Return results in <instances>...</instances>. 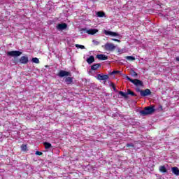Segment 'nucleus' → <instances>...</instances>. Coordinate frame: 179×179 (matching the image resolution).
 I'll list each match as a JSON object with an SVG mask.
<instances>
[{
    "mask_svg": "<svg viewBox=\"0 0 179 179\" xmlns=\"http://www.w3.org/2000/svg\"><path fill=\"white\" fill-rule=\"evenodd\" d=\"M155 111H156V109H155V106L152 105L150 106L145 107L144 110H140L139 113L141 115L145 117L146 115H150L151 114H153Z\"/></svg>",
    "mask_w": 179,
    "mask_h": 179,
    "instance_id": "1",
    "label": "nucleus"
},
{
    "mask_svg": "<svg viewBox=\"0 0 179 179\" xmlns=\"http://www.w3.org/2000/svg\"><path fill=\"white\" fill-rule=\"evenodd\" d=\"M15 64L26 65V64H29V57L22 56L20 59H15Z\"/></svg>",
    "mask_w": 179,
    "mask_h": 179,
    "instance_id": "2",
    "label": "nucleus"
},
{
    "mask_svg": "<svg viewBox=\"0 0 179 179\" xmlns=\"http://www.w3.org/2000/svg\"><path fill=\"white\" fill-rule=\"evenodd\" d=\"M22 52L19 50L8 51L6 55L8 57H20Z\"/></svg>",
    "mask_w": 179,
    "mask_h": 179,
    "instance_id": "3",
    "label": "nucleus"
},
{
    "mask_svg": "<svg viewBox=\"0 0 179 179\" xmlns=\"http://www.w3.org/2000/svg\"><path fill=\"white\" fill-rule=\"evenodd\" d=\"M102 47L106 51H114L115 49V45L110 43H106L104 45H102Z\"/></svg>",
    "mask_w": 179,
    "mask_h": 179,
    "instance_id": "4",
    "label": "nucleus"
},
{
    "mask_svg": "<svg viewBox=\"0 0 179 179\" xmlns=\"http://www.w3.org/2000/svg\"><path fill=\"white\" fill-rule=\"evenodd\" d=\"M80 31H85L86 33H87V34H91L92 36H94V34H96V33H99V29H87V28H82L80 29Z\"/></svg>",
    "mask_w": 179,
    "mask_h": 179,
    "instance_id": "5",
    "label": "nucleus"
},
{
    "mask_svg": "<svg viewBox=\"0 0 179 179\" xmlns=\"http://www.w3.org/2000/svg\"><path fill=\"white\" fill-rule=\"evenodd\" d=\"M57 76H59V78H67L68 76H72V73L69 71L60 70Z\"/></svg>",
    "mask_w": 179,
    "mask_h": 179,
    "instance_id": "6",
    "label": "nucleus"
},
{
    "mask_svg": "<svg viewBox=\"0 0 179 179\" xmlns=\"http://www.w3.org/2000/svg\"><path fill=\"white\" fill-rule=\"evenodd\" d=\"M67 28H68V24L64 22L59 23L56 26V29L59 31H62L64 30H66Z\"/></svg>",
    "mask_w": 179,
    "mask_h": 179,
    "instance_id": "7",
    "label": "nucleus"
},
{
    "mask_svg": "<svg viewBox=\"0 0 179 179\" xmlns=\"http://www.w3.org/2000/svg\"><path fill=\"white\" fill-rule=\"evenodd\" d=\"M103 33L106 36H111V37H121L118 32H114L108 30H104Z\"/></svg>",
    "mask_w": 179,
    "mask_h": 179,
    "instance_id": "8",
    "label": "nucleus"
},
{
    "mask_svg": "<svg viewBox=\"0 0 179 179\" xmlns=\"http://www.w3.org/2000/svg\"><path fill=\"white\" fill-rule=\"evenodd\" d=\"M152 94V92L149 89L143 90L141 91V97H148V96H150Z\"/></svg>",
    "mask_w": 179,
    "mask_h": 179,
    "instance_id": "9",
    "label": "nucleus"
},
{
    "mask_svg": "<svg viewBox=\"0 0 179 179\" xmlns=\"http://www.w3.org/2000/svg\"><path fill=\"white\" fill-rule=\"evenodd\" d=\"M132 92L131 90L127 89V92H124L122 91L119 92V94L124 97V99H128V94H130Z\"/></svg>",
    "mask_w": 179,
    "mask_h": 179,
    "instance_id": "10",
    "label": "nucleus"
},
{
    "mask_svg": "<svg viewBox=\"0 0 179 179\" xmlns=\"http://www.w3.org/2000/svg\"><path fill=\"white\" fill-rule=\"evenodd\" d=\"M108 75H103L101 76V74H97V80H104V82H107V80H108Z\"/></svg>",
    "mask_w": 179,
    "mask_h": 179,
    "instance_id": "11",
    "label": "nucleus"
},
{
    "mask_svg": "<svg viewBox=\"0 0 179 179\" xmlns=\"http://www.w3.org/2000/svg\"><path fill=\"white\" fill-rule=\"evenodd\" d=\"M64 83L66 85H73V77L67 76L64 80Z\"/></svg>",
    "mask_w": 179,
    "mask_h": 179,
    "instance_id": "12",
    "label": "nucleus"
},
{
    "mask_svg": "<svg viewBox=\"0 0 179 179\" xmlns=\"http://www.w3.org/2000/svg\"><path fill=\"white\" fill-rule=\"evenodd\" d=\"M97 59H99V61H106L108 59V57H107L106 55L100 54L96 55Z\"/></svg>",
    "mask_w": 179,
    "mask_h": 179,
    "instance_id": "13",
    "label": "nucleus"
},
{
    "mask_svg": "<svg viewBox=\"0 0 179 179\" xmlns=\"http://www.w3.org/2000/svg\"><path fill=\"white\" fill-rule=\"evenodd\" d=\"M133 85H135V86H143V82L141 81L138 79H134L132 82Z\"/></svg>",
    "mask_w": 179,
    "mask_h": 179,
    "instance_id": "14",
    "label": "nucleus"
},
{
    "mask_svg": "<svg viewBox=\"0 0 179 179\" xmlns=\"http://www.w3.org/2000/svg\"><path fill=\"white\" fill-rule=\"evenodd\" d=\"M100 66H101V64H94L92 66H91V71H97V69H99V68H100Z\"/></svg>",
    "mask_w": 179,
    "mask_h": 179,
    "instance_id": "15",
    "label": "nucleus"
},
{
    "mask_svg": "<svg viewBox=\"0 0 179 179\" xmlns=\"http://www.w3.org/2000/svg\"><path fill=\"white\" fill-rule=\"evenodd\" d=\"M87 64H89L90 65L92 64H93V62H94V56H93V55L90 56V57H88V58L87 59Z\"/></svg>",
    "mask_w": 179,
    "mask_h": 179,
    "instance_id": "16",
    "label": "nucleus"
},
{
    "mask_svg": "<svg viewBox=\"0 0 179 179\" xmlns=\"http://www.w3.org/2000/svg\"><path fill=\"white\" fill-rule=\"evenodd\" d=\"M172 173L175 174V176H179V169L177 166L171 168Z\"/></svg>",
    "mask_w": 179,
    "mask_h": 179,
    "instance_id": "17",
    "label": "nucleus"
},
{
    "mask_svg": "<svg viewBox=\"0 0 179 179\" xmlns=\"http://www.w3.org/2000/svg\"><path fill=\"white\" fill-rule=\"evenodd\" d=\"M43 145H44L45 149L46 150H48V149H50V148H52V145H51V143H50L48 142L43 143Z\"/></svg>",
    "mask_w": 179,
    "mask_h": 179,
    "instance_id": "18",
    "label": "nucleus"
},
{
    "mask_svg": "<svg viewBox=\"0 0 179 179\" xmlns=\"http://www.w3.org/2000/svg\"><path fill=\"white\" fill-rule=\"evenodd\" d=\"M96 16L98 17H104V16H106V13L103 11H98L96 12Z\"/></svg>",
    "mask_w": 179,
    "mask_h": 179,
    "instance_id": "19",
    "label": "nucleus"
},
{
    "mask_svg": "<svg viewBox=\"0 0 179 179\" xmlns=\"http://www.w3.org/2000/svg\"><path fill=\"white\" fill-rule=\"evenodd\" d=\"M159 170L161 173H167V169L165 166H159Z\"/></svg>",
    "mask_w": 179,
    "mask_h": 179,
    "instance_id": "20",
    "label": "nucleus"
},
{
    "mask_svg": "<svg viewBox=\"0 0 179 179\" xmlns=\"http://www.w3.org/2000/svg\"><path fill=\"white\" fill-rule=\"evenodd\" d=\"M130 74L133 78H136V76H138V73H136V71L134 70L130 71Z\"/></svg>",
    "mask_w": 179,
    "mask_h": 179,
    "instance_id": "21",
    "label": "nucleus"
},
{
    "mask_svg": "<svg viewBox=\"0 0 179 179\" xmlns=\"http://www.w3.org/2000/svg\"><path fill=\"white\" fill-rule=\"evenodd\" d=\"M31 61L34 64H40V60L37 57L32 58Z\"/></svg>",
    "mask_w": 179,
    "mask_h": 179,
    "instance_id": "22",
    "label": "nucleus"
},
{
    "mask_svg": "<svg viewBox=\"0 0 179 179\" xmlns=\"http://www.w3.org/2000/svg\"><path fill=\"white\" fill-rule=\"evenodd\" d=\"M125 58L127 61H135V57L133 56H127Z\"/></svg>",
    "mask_w": 179,
    "mask_h": 179,
    "instance_id": "23",
    "label": "nucleus"
},
{
    "mask_svg": "<svg viewBox=\"0 0 179 179\" xmlns=\"http://www.w3.org/2000/svg\"><path fill=\"white\" fill-rule=\"evenodd\" d=\"M110 86H111L112 89H113V90L115 93L118 92V90H117V88H115V85H114V83H111Z\"/></svg>",
    "mask_w": 179,
    "mask_h": 179,
    "instance_id": "24",
    "label": "nucleus"
},
{
    "mask_svg": "<svg viewBox=\"0 0 179 179\" xmlns=\"http://www.w3.org/2000/svg\"><path fill=\"white\" fill-rule=\"evenodd\" d=\"M76 48H80V50H85V45H79V44H76Z\"/></svg>",
    "mask_w": 179,
    "mask_h": 179,
    "instance_id": "25",
    "label": "nucleus"
},
{
    "mask_svg": "<svg viewBox=\"0 0 179 179\" xmlns=\"http://www.w3.org/2000/svg\"><path fill=\"white\" fill-rule=\"evenodd\" d=\"M21 149L23 152H26L27 150V145H21Z\"/></svg>",
    "mask_w": 179,
    "mask_h": 179,
    "instance_id": "26",
    "label": "nucleus"
},
{
    "mask_svg": "<svg viewBox=\"0 0 179 179\" xmlns=\"http://www.w3.org/2000/svg\"><path fill=\"white\" fill-rule=\"evenodd\" d=\"M126 148H135V145H134V143H127L126 144Z\"/></svg>",
    "mask_w": 179,
    "mask_h": 179,
    "instance_id": "27",
    "label": "nucleus"
},
{
    "mask_svg": "<svg viewBox=\"0 0 179 179\" xmlns=\"http://www.w3.org/2000/svg\"><path fill=\"white\" fill-rule=\"evenodd\" d=\"M121 71H114L110 72V75H116L117 73H120Z\"/></svg>",
    "mask_w": 179,
    "mask_h": 179,
    "instance_id": "28",
    "label": "nucleus"
},
{
    "mask_svg": "<svg viewBox=\"0 0 179 179\" xmlns=\"http://www.w3.org/2000/svg\"><path fill=\"white\" fill-rule=\"evenodd\" d=\"M93 44H94L95 45H99V44H100V42L96 41V40H93L92 41Z\"/></svg>",
    "mask_w": 179,
    "mask_h": 179,
    "instance_id": "29",
    "label": "nucleus"
},
{
    "mask_svg": "<svg viewBox=\"0 0 179 179\" xmlns=\"http://www.w3.org/2000/svg\"><path fill=\"white\" fill-rule=\"evenodd\" d=\"M142 90H141L139 87L136 88V92H137L138 93H140V94H142Z\"/></svg>",
    "mask_w": 179,
    "mask_h": 179,
    "instance_id": "30",
    "label": "nucleus"
},
{
    "mask_svg": "<svg viewBox=\"0 0 179 179\" xmlns=\"http://www.w3.org/2000/svg\"><path fill=\"white\" fill-rule=\"evenodd\" d=\"M35 155H36L37 156H41V155H43V152H41L40 151H36L35 152Z\"/></svg>",
    "mask_w": 179,
    "mask_h": 179,
    "instance_id": "31",
    "label": "nucleus"
},
{
    "mask_svg": "<svg viewBox=\"0 0 179 179\" xmlns=\"http://www.w3.org/2000/svg\"><path fill=\"white\" fill-rule=\"evenodd\" d=\"M126 79H127V80H129V82H131V83L134 82V79L129 78V76H127Z\"/></svg>",
    "mask_w": 179,
    "mask_h": 179,
    "instance_id": "32",
    "label": "nucleus"
},
{
    "mask_svg": "<svg viewBox=\"0 0 179 179\" xmlns=\"http://www.w3.org/2000/svg\"><path fill=\"white\" fill-rule=\"evenodd\" d=\"M113 41H117V43H120L121 41L120 39H116V38H112L111 39Z\"/></svg>",
    "mask_w": 179,
    "mask_h": 179,
    "instance_id": "33",
    "label": "nucleus"
},
{
    "mask_svg": "<svg viewBox=\"0 0 179 179\" xmlns=\"http://www.w3.org/2000/svg\"><path fill=\"white\" fill-rule=\"evenodd\" d=\"M131 96H136V94H135L134 92H131L130 94Z\"/></svg>",
    "mask_w": 179,
    "mask_h": 179,
    "instance_id": "34",
    "label": "nucleus"
},
{
    "mask_svg": "<svg viewBox=\"0 0 179 179\" xmlns=\"http://www.w3.org/2000/svg\"><path fill=\"white\" fill-rule=\"evenodd\" d=\"M176 62H179V57H176Z\"/></svg>",
    "mask_w": 179,
    "mask_h": 179,
    "instance_id": "35",
    "label": "nucleus"
},
{
    "mask_svg": "<svg viewBox=\"0 0 179 179\" xmlns=\"http://www.w3.org/2000/svg\"><path fill=\"white\" fill-rule=\"evenodd\" d=\"M159 109H160L161 110H163V106H159Z\"/></svg>",
    "mask_w": 179,
    "mask_h": 179,
    "instance_id": "36",
    "label": "nucleus"
},
{
    "mask_svg": "<svg viewBox=\"0 0 179 179\" xmlns=\"http://www.w3.org/2000/svg\"><path fill=\"white\" fill-rule=\"evenodd\" d=\"M91 72H92V70H90V71H89V73H90Z\"/></svg>",
    "mask_w": 179,
    "mask_h": 179,
    "instance_id": "37",
    "label": "nucleus"
},
{
    "mask_svg": "<svg viewBox=\"0 0 179 179\" xmlns=\"http://www.w3.org/2000/svg\"><path fill=\"white\" fill-rule=\"evenodd\" d=\"M90 1H93V0H90Z\"/></svg>",
    "mask_w": 179,
    "mask_h": 179,
    "instance_id": "38",
    "label": "nucleus"
}]
</instances>
